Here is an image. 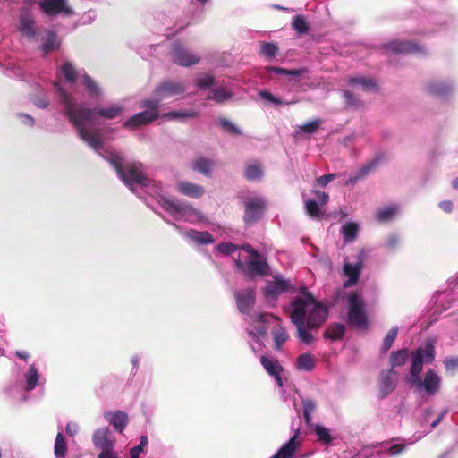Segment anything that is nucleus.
I'll use <instances>...</instances> for the list:
<instances>
[{"label":"nucleus","mask_w":458,"mask_h":458,"mask_svg":"<svg viewBox=\"0 0 458 458\" xmlns=\"http://www.w3.org/2000/svg\"><path fill=\"white\" fill-rule=\"evenodd\" d=\"M26 389L32 390L36 387L39 375L37 368L34 365H31L26 373Z\"/></svg>","instance_id":"f704fd0d"},{"label":"nucleus","mask_w":458,"mask_h":458,"mask_svg":"<svg viewBox=\"0 0 458 458\" xmlns=\"http://www.w3.org/2000/svg\"><path fill=\"white\" fill-rule=\"evenodd\" d=\"M105 418L109 423L114 428V429L122 433L129 422L128 415L123 411H117L115 412L105 413Z\"/></svg>","instance_id":"f3484780"},{"label":"nucleus","mask_w":458,"mask_h":458,"mask_svg":"<svg viewBox=\"0 0 458 458\" xmlns=\"http://www.w3.org/2000/svg\"><path fill=\"white\" fill-rule=\"evenodd\" d=\"M265 210V202L262 199L255 198L245 204L243 220L248 225L257 223Z\"/></svg>","instance_id":"9b49d317"},{"label":"nucleus","mask_w":458,"mask_h":458,"mask_svg":"<svg viewBox=\"0 0 458 458\" xmlns=\"http://www.w3.org/2000/svg\"><path fill=\"white\" fill-rule=\"evenodd\" d=\"M441 379L438 375L433 370L428 369L421 380L419 378V383H412L411 386H415L419 391L424 390L429 395L435 394L440 388Z\"/></svg>","instance_id":"f8f14e48"},{"label":"nucleus","mask_w":458,"mask_h":458,"mask_svg":"<svg viewBox=\"0 0 458 458\" xmlns=\"http://www.w3.org/2000/svg\"><path fill=\"white\" fill-rule=\"evenodd\" d=\"M244 176L249 181H258L263 176V170L260 165H249L245 168Z\"/></svg>","instance_id":"c756f323"},{"label":"nucleus","mask_w":458,"mask_h":458,"mask_svg":"<svg viewBox=\"0 0 458 458\" xmlns=\"http://www.w3.org/2000/svg\"><path fill=\"white\" fill-rule=\"evenodd\" d=\"M190 235L192 239L199 243H212L214 242L213 236L208 232L191 231Z\"/></svg>","instance_id":"c03bdc74"},{"label":"nucleus","mask_w":458,"mask_h":458,"mask_svg":"<svg viewBox=\"0 0 458 458\" xmlns=\"http://www.w3.org/2000/svg\"><path fill=\"white\" fill-rule=\"evenodd\" d=\"M410 356V352L407 348H403L398 351L392 352L390 354L391 369L403 366Z\"/></svg>","instance_id":"393cba45"},{"label":"nucleus","mask_w":458,"mask_h":458,"mask_svg":"<svg viewBox=\"0 0 458 458\" xmlns=\"http://www.w3.org/2000/svg\"><path fill=\"white\" fill-rule=\"evenodd\" d=\"M197 113L194 111H172L166 113L164 117L169 120L180 119V118H193L197 116Z\"/></svg>","instance_id":"49530a36"},{"label":"nucleus","mask_w":458,"mask_h":458,"mask_svg":"<svg viewBox=\"0 0 458 458\" xmlns=\"http://www.w3.org/2000/svg\"><path fill=\"white\" fill-rule=\"evenodd\" d=\"M231 98V94L225 89H214L212 96H208V99H212L217 103H222Z\"/></svg>","instance_id":"09e8293b"},{"label":"nucleus","mask_w":458,"mask_h":458,"mask_svg":"<svg viewBox=\"0 0 458 458\" xmlns=\"http://www.w3.org/2000/svg\"><path fill=\"white\" fill-rule=\"evenodd\" d=\"M398 373L393 369H383L379 377L380 399L386 398L396 387V377Z\"/></svg>","instance_id":"ddd939ff"},{"label":"nucleus","mask_w":458,"mask_h":458,"mask_svg":"<svg viewBox=\"0 0 458 458\" xmlns=\"http://www.w3.org/2000/svg\"><path fill=\"white\" fill-rule=\"evenodd\" d=\"M439 207L445 212L450 213L453 210V203L450 200L440 202Z\"/></svg>","instance_id":"338daca9"},{"label":"nucleus","mask_w":458,"mask_h":458,"mask_svg":"<svg viewBox=\"0 0 458 458\" xmlns=\"http://www.w3.org/2000/svg\"><path fill=\"white\" fill-rule=\"evenodd\" d=\"M290 288L288 281L276 278L273 284L267 285L265 289L266 296L276 297L282 293H285Z\"/></svg>","instance_id":"5701e85b"},{"label":"nucleus","mask_w":458,"mask_h":458,"mask_svg":"<svg viewBox=\"0 0 458 458\" xmlns=\"http://www.w3.org/2000/svg\"><path fill=\"white\" fill-rule=\"evenodd\" d=\"M55 88L64 107V114L76 129L79 137L91 148L95 149L101 148L103 140L99 131L87 130L85 125L93 123L97 114L105 119H114L123 114V107L112 105L107 107L89 108L84 104L76 105L72 96L67 93L59 83H56Z\"/></svg>","instance_id":"f257e3e1"},{"label":"nucleus","mask_w":458,"mask_h":458,"mask_svg":"<svg viewBox=\"0 0 458 458\" xmlns=\"http://www.w3.org/2000/svg\"><path fill=\"white\" fill-rule=\"evenodd\" d=\"M305 210L310 217H319L320 209L318 203L314 199H308L305 202Z\"/></svg>","instance_id":"8fccbe9b"},{"label":"nucleus","mask_w":458,"mask_h":458,"mask_svg":"<svg viewBox=\"0 0 458 458\" xmlns=\"http://www.w3.org/2000/svg\"><path fill=\"white\" fill-rule=\"evenodd\" d=\"M428 91L438 97H444L449 95L453 90V86L450 83L443 81H431L428 85Z\"/></svg>","instance_id":"aec40b11"},{"label":"nucleus","mask_w":458,"mask_h":458,"mask_svg":"<svg viewBox=\"0 0 458 458\" xmlns=\"http://www.w3.org/2000/svg\"><path fill=\"white\" fill-rule=\"evenodd\" d=\"M298 437V432H296L290 440L284 444L276 453L279 458H291L297 449L296 439Z\"/></svg>","instance_id":"bb28decb"},{"label":"nucleus","mask_w":458,"mask_h":458,"mask_svg":"<svg viewBox=\"0 0 458 458\" xmlns=\"http://www.w3.org/2000/svg\"><path fill=\"white\" fill-rule=\"evenodd\" d=\"M445 369L452 375L458 373V357L447 358L445 361Z\"/></svg>","instance_id":"4d7b16f0"},{"label":"nucleus","mask_w":458,"mask_h":458,"mask_svg":"<svg viewBox=\"0 0 458 458\" xmlns=\"http://www.w3.org/2000/svg\"><path fill=\"white\" fill-rule=\"evenodd\" d=\"M98 458H119L116 452H114L113 449L102 451L98 454Z\"/></svg>","instance_id":"69168bd1"},{"label":"nucleus","mask_w":458,"mask_h":458,"mask_svg":"<svg viewBox=\"0 0 458 458\" xmlns=\"http://www.w3.org/2000/svg\"><path fill=\"white\" fill-rule=\"evenodd\" d=\"M267 70L270 72H274L276 74H282V75H293V76H299L304 72H307L306 69H293V70H287L281 67H275L270 66L267 68Z\"/></svg>","instance_id":"a18cd8bd"},{"label":"nucleus","mask_w":458,"mask_h":458,"mask_svg":"<svg viewBox=\"0 0 458 458\" xmlns=\"http://www.w3.org/2000/svg\"><path fill=\"white\" fill-rule=\"evenodd\" d=\"M382 160H383V157L377 156L373 160H371L370 162L364 165L362 167H360V169L359 171L360 176L363 177V176L367 175L369 173H370L371 171L375 170L379 165V164L381 163Z\"/></svg>","instance_id":"37998d69"},{"label":"nucleus","mask_w":458,"mask_h":458,"mask_svg":"<svg viewBox=\"0 0 458 458\" xmlns=\"http://www.w3.org/2000/svg\"><path fill=\"white\" fill-rule=\"evenodd\" d=\"M242 250L249 255L242 258L240 255L233 258L236 267L249 277L264 276L268 275L269 265L267 259L250 244L241 246Z\"/></svg>","instance_id":"7ed1b4c3"},{"label":"nucleus","mask_w":458,"mask_h":458,"mask_svg":"<svg viewBox=\"0 0 458 458\" xmlns=\"http://www.w3.org/2000/svg\"><path fill=\"white\" fill-rule=\"evenodd\" d=\"M312 192L316 195L318 201L320 203V205H325L327 203L329 196L327 193L324 191H320L318 190H313Z\"/></svg>","instance_id":"e2e57ef3"},{"label":"nucleus","mask_w":458,"mask_h":458,"mask_svg":"<svg viewBox=\"0 0 458 458\" xmlns=\"http://www.w3.org/2000/svg\"><path fill=\"white\" fill-rule=\"evenodd\" d=\"M344 274L348 277L347 281L344 282V287H351L355 285L360 278V275L362 269V261L360 259L359 262L352 265L351 263L345 262L344 264Z\"/></svg>","instance_id":"dca6fc26"},{"label":"nucleus","mask_w":458,"mask_h":458,"mask_svg":"<svg viewBox=\"0 0 458 458\" xmlns=\"http://www.w3.org/2000/svg\"><path fill=\"white\" fill-rule=\"evenodd\" d=\"M347 303L345 318L347 325L352 328H366L369 318L363 298L357 292H352L347 296Z\"/></svg>","instance_id":"20e7f679"},{"label":"nucleus","mask_w":458,"mask_h":458,"mask_svg":"<svg viewBox=\"0 0 458 458\" xmlns=\"http://www.w3.org/2000/svg\"><path fill=\"white\" fill-rule=\"evenodd\" d=\"M291 305L290 318L296 327L297 337L303 344H311L314 337L308 330H318L326 322L328 317L327 306L317 301L307 291L302 296H297Z\"/></svg>","instance_id":"f03ea898"},{"label":"nucleus","mask_w":458,"mask_h":458,"mask_svg":"<svg viewBox=\"0 0 458 458\" xmlns=\"http://www.w3.org/2000/svg\"><path fill=\"white\" fill-rule=\"evenodd\" d=\"M260 363L265 370L270 375L281 373L284 369L276 358H268L267 356L260 357Z\"/></svg>","instance_id":"b1692460"},{"label":"nucleus","mask_w":458,"mask_h":458,"mask_svg":"<svg viewBox=\"0 0 458 458\" xmlns=\"http://www.w3.org/2000/svg\"><path fill=\"white\" fill-rule=\"evenodd\" d=\"M82 84L85 86L90 97H98L100 89L97 82L88 74L82 76Z\"/></svg>","instance_id":"c9c22d12"},{"label":"nucleus","mask_w":458,"mask_h":458,"mask_svg":"<svg viewBox=\"0 0 458 458\" xmlns=\"http://www.w3.org/2000/svg\"><path fill=\"white\" fill-rule=\"evenodd\" d=\"M173 62L178 65L189 67L197 64L200 57L185 48L181 43L176 42L172 48Z\"/></svg>","instance_id":"1a4fd4ad"},{"label":"nucleus","mask_w":458,"mask_h":458,"mask_svg":"<svg viewBox=\"0 0 458 458\" xmlns=\"http://www.w3.org/2000/svg\"><path fill=\"white\" fill-rule=\"evenodd\" d=\"M219 123L223 127V129L225 131H226L229 134H232V135H240L241 134V131L239 130V128L236 125H234L228 119L221 118L219 120Z\"/></svg>","instance_id":"864d4df0"},{"label":"nucleus","mask_w":458,"mask_h":458,"mask_svg":"<svg viewBox=\"0 0 458 458\" xmlns=\"http://www.w3.org/2000/svg\"><path fill=\"white\" fill-rule=\"evenodd\" d=\"M278 52V47L275 43L262 42L260 53L267 57H274Z\"/></svg>","instance_id":"3c124183"},{"label":"nucleus","mask_w":458,"mask_h":458,"mask_svg":"<svg viewBox=\"0 0 458 458\" xmlns=\"http://www.w3.org/2000/svg\"><path fill=\"white\" fill-rule=\"evenodd\" d=\"M386 53L411 54L422 52V47L410 40H393L382 47Z\"/></svg>","instance_id":"9d476101"},{"label":"nucleus","mask_w":458,"mask_h":458,"mask_svg":"<svg viewBox=\"0 0 458 458\" xmlns=\"http://www.w3.org/2000/svg\"><path fill=\"white\" fill-rule=\"evenodd\" d=\"M92 442L95 447L102 452L114 449L115 438L108 428H100L94 432Z\"/></svg>","instance_id":"4468645a"},{"label":"nucleus","mask_w":458,"mask_h":458,"mask_svg":"<svg viewBox=\"0 0 458 458\" xmlns=\"http://www.w3.org/2000/svg\"><path fill=\"white\" fill-rule=\"evenodd\" d=\"M335 174H327L317 178V183L322 187L327 186L331 181L335 179Z\"/></svg>","instance_id":"052dcab7"},{"label":"nucleus","mask_w":458,"mask_h":458,"mask_svg":"<svg viewBox=\"0 0 458 458\" xmlns=\"http://www.w3.org/2000/svg\"><path fill=\"white\" fill-rule=\"evenodd\" d=\"M237 308L241 313L247 314L255 304L256 293L254 289L247 288L235 294Z\"/></svg>","instance_id":"2eb2a0df"},{"label":"nucleus","mask_w":458,"mask_h":458,"mask_svg":"<svg viewBox=\"0 0 458 458\" xmlns=\"http://www.w3.org/2000/svg\"><path fill=\"white\" fill-rule=\"evenodd\" d=\"M349 82L351 84L361 85L365 89H370L376 88V86H377L376 83L372 80L368 79L366 77L351 78L349 80Z\"/></svg>","instance_id":"603ef678"},{"label":"nucleus","mask_w":458,"mask_h":458,"mask_svg":"<svg viewBox=\"0 0 458 458\" xmlns=\"http://www.w3.org/2000/svg\"><path fill=\"white\" fill-rule=\"evenodd\" d=\"M322 123V120L321 119H314V120H311L302 125H300L298 127V130H297V132L300 133V132H303V133H307V134H312V133H315L318 129L320 127Z\"/></svg>","instance_id":"58836bf2"},{"label":"nucleus","mask_w":458,"mask_h":458,"mask_svg":"<svg viewBox=\"0 0 458 458\" xmlns=\"http://www.w3.org/2000/svg\"><path fill=\"white\" fill-rule=\"evenodd\" d=\"M177 188L181 193L191 198H199L205 192V190L202 186L189 182H180Z\"/></svg>","instance_id":"6ab92c4d"},{"label":"nucleus","mask_w":458,"mask_h":458,"mask_svg":"<svg viewBox=\"0 0 458 458\" xmlns=\"http://www.w3.org/2000/svg\"><path fill=\"white\" fill-rule=\"evenodd\" d=\"M359 226L356 223L350 222L342 226L341 232L345 242H353L357 238Z\"/></svg>","instance_id":"cd10ccee"},{"label":"nucleus","mask_w":458,"mask_h":458,"mask_svg":"<svg viewBox=\"0 0 458 458\" xmlns=\"http://www.w3.org/2000/svg\"><path fill=\"white\" fill-rule=\"evenodd\" d=\"M313 430L318 437V440L323 444H329L332 441V437L330 436L329 429L320 426V425H315L313 428Z\"/></svg>","instance_id":"a19ab883"},{"label":"nucleus","mask_w":458,"mask_h":458,"mask_svg":"<svg viewBox=\"0 0 458 458\" xmlns=\"http://www.w3.org/2000/svg\"><path fill=\"white\" fill-rule=\"evenodd\" d=\"M140 106L146 109L125 121L123 123L125 128L135 129L148 124L158 117L159 107L157 106V101L144 99Z\"/></svg>","instance_id":"423d86ee"},{"label":"nucleus","mask_w":458,"mask_h":458,"mask_svg":"<svg viewBox=\"0 0 458 458\" xmlns=\"http://www.w3.org/2000/svg\"><path fill=\"white\" fill-rule=\"evenodd\" d=\"M345 333V327L343 324L335 323L327 327L324 332V337L333 341L341 340Z\"/></svg>","instance_id":"a878e982"},{"label":"nucleus","mask_w":458,"mask_h":458,"mask_svg":"<svg viewBox=\"0 0 458 458\" xmlns=\"http://www.w3.org/2000/svg\"><path fill=\"white\" fill-rule=\"evenodd\" d=\"M316 365V359L309 352L302 353L297 357L295 367L298 370L311 371Z\"/></svg>","instance_id":"4be33fe9"},{"label":"nucleus","mask_w":458,"mask_h":458,"mask_svg":"<svg viewBox=\"0 0 458 458\" xmlns=\"http://www.w3.org/2000/svg\"><path fill=\"white\" fill-rule=\"evenodd\" d=\"M213 165V162L206 157H201L197 159L193 164V169L203 174L206 176L210 175L211 167Z\"/></svg>","instance_id":"473e14b6"},{"label":"nucleus","mask_w":458,"mask_h":458,"mask_svg":"<svg viewBox=\"0 0 458 458\" xmlns=\"http://www.w3.org/2000/svg\"><path fill=\"white\" fill-rule=\"evenodd\" d=\"M21 33L30 39H32L36 36L35 21L30 14H22L21 17Z\"/></svg>","instance_id":"412c9836"},{"label":"nucleus","mask_w":458,"mask_h":458,"mask_svg":"<svg viewBox=\"0 0 458 458\" xmlns=\"http://www.w3.org/2000/svg\"><path fill=\"white\" fill-rule=\"evenodd\" d=\"M105 159L115 169L117 175L122 173L124 167V159L121 155L110 152L105 157Z\"/></svg>","instance_id":"7c9ffc66"},{"label":"nucleus","mask_w":458,"mask_h":458,"mask_svg":"<svg viewBox=\"0 0 458 458\" xmlns=\"http://www.w3.org/2000/svg\"><path fill=\"white\" fill-rule=\"evenodd\" d=\"M54 453L56 458H65L66 456L67 444L62 433H58L55 437Z\"/></svg>","instance_id":"c85d7f7f"},{"label":"nucleus","mask_w":458,"mask_h":458,"mask_svg":"<svg viewBox=\"0 0 458 458\" xmlns=\"http://www.w3.org/2000/svg\"><path fill=\"white\" fill-rule=\"evenodd\" d=\"M259 96L262 99L268 100L276 105L284 104V102L280 98L275 97L269 91H267V90L260 91Z\"/></svg>","instance_id":"bf43d9fd"},{"label":"nucleus","mask_w":458,"mask_h":458,"mask_svg":"<svg viewBox=\"0 0 458 458\" xmlns=\"http://www.w3.org/2000/svg\"><path fill=\"white\" fill-rule=\"evenodd\" d=\"M215 82V78L212 75H204L200 78L196 79L195 84L201 89H208L212 86Z\"/></svg>","instance_id":"5fc2aeb1"},{"label":"nucleus","mask_w":458,"mask_h":458,"mask_svg":"<svg viewBox=\"0 0 458 458\" xmlns=\"http://www.w3.org/2000/svg\"><path fill=\"white\" fill-rule=\"evenodd\" d=\"M411 366L408 383H419L423 363H431L435 358V348L432 344H427L424 348L419 347L411 352Z\"/></svg>","instance_id":"39448f33"},{"label":"nucleus","mask_w":458,"mask_h":458,"mask_svg":"<svg viewBox=\"0 0 458 458\" xmlns=\"http://www.w3.org/2000/svg\"><path fill=\"white\" fill-rule=\"evenodd\" d=\"M118 176L131 191H133L134 184L147 186L149 182L143 172V165L140 162L126 164Z\"/></svg>","instance_id":"0eeeda50"},{"label":"nucleus","mask_w":458,"mask_h":458,"mask_svg":"<svg viewBox=\"0 0 458 458\" xmlns=\"http://www.w3.org/2000/svg\"><path fill=\"white\" fill-rule=\"evenodd\" d=\"M303 411L312 413L316 409V403L311 399L302 400Z\"/></svg>","instance_id":"0e129e2a"},{"label":"nucleus","mask_w":458,"mask_h":458,"mask_svg":"<svg viewBox=\"0 0 458 458\" xmlns=\"http://www.w3.org/2000/svg\"><path fill=\"white\" fill-rule=\"evenodd\" d=\"M256 322L260 324H269L271 319H278L277 317L271 313H257L253 315Z\"/></svg>","instance_id":"13d9d810"},{"label":"nucleus","mask_w":458,"mask_h":458,"mask_svg":"<svg viewBox=\"0 0 458 458\" xmlns=\"http://www.w3.org/2000/svg\"><path fill=\"white\" fill-rule=\"evenodd\" d=\"M398 335V327H393L384 338L381 352L386 353L393 345L396 336Z\"/></svg>","instance_id":"ea45409f"},{"label":"nucleus","mask_w":458,"mask_h":458,"mask_svg":"<svg viewBox=\"0 0 458 458\" xmlns=\"http://www.w3.org/2000/svg\"><path fill=\"white\" fill-rule=\"evenodd\" d=\"M186 87L183 83L171 80L161 81L155 89V98L152 101H157V106L159 107L161 101L166 98L175 97L183 94Z\"/></svg>","instance_id":"6e6552de"},{"label":"nucleus","mask_w":458,"mask_h":458,"mask_svg":"<svg viewBox=\"0 0 458 458\" xmlns=\"http://www.w3.org/2000/svg\"><path fill=\"white\" fill-rule=\"evenodd\" d=\"M276 350H281L282 345L289 338L288 333L284 327H279L272 331Z\"/></svg>","instance_id":"2f4dec72"},{"label":"nucleus","mask_w":458,"mask_h":458,"mask_svg":"<svg viewBox=\"0 0 458 458\" xmlns=\"http://www.w3.org/2000/svg\"><path fill=\"white\" fill-rule=\"evenodd\" d=\"M396 213L394 206H387L377 212V220L378 222H387L391 220Z\"/></svg>","instance_id":"79ce46f5"},{"label":"nucleus","mask_w":458,"mask_h":458,"mask_svg":"<svg viewBox=\"0 0 458 458\" xmlns=\"http://www.w3.org/2000/svg\"><path fill=\"white\" fill-rule=\"evenodd\" d=\"M61 72L68 82H74L77 79V71L71 62L65 61L61 66Z\"/></svg>","instance_id":"4c0bfd02"},{"label":"nucleus","mask_w":458,"mask_h":458,"mask_svg":"<svg viewBox=\"0 0 458 458\" xmlns=\"http://www.w3.org/2000/svg\"><path fill=\"white\" fill-rule=\"evenodd\" d=\"M58 47L57 36L54 31L47 33L46 39L42 44V51L44 54H48Z\"/></svg>","instance_id":"72a5a7b5"},{"label":"nucleus","mask_w":458,"mask_h":458,"mask_svg":"<svg viewBox=\"0 0 458 458\" xmlns=\"http://www.w3.org/2000/svg\"><path fill=\"white\" fill-rule=\"evenodd\" d=\"M241 246L242 245L238 246L231 242H226L218 244L217 249L221 253L229 255L233 253L236 250H242Z\"/></svg>","instance_id":"6e6d98bb"},{"label":"nucleus","mask_w":458,"mask_h":458,"mask_svg":"<svg viewBox=\"0 0 458 458\" xmlns=\"http://www.w3.org/2000/svg\"><path fill=\"white\" fill-rule=\"evenodd\" d=\"M404 450H405L404 445L397 444V445H394L390 448H388L387 454L391 456H395V455L400 454Z\"/></svg>","instance_id":"680f3d73"},{"label":"nucleus","mask_w":458,"mask_h":458,"mask_svg":"<svg viewBox=\"0 0 458 458\" xmlns=\"http://www.w3.org/2000/svg\"><path fill=\"white\" fill-rule=\"evenodd\" d=\"M40 9L47 15L54 16L64 9V0H41Z\"/></svg>","instance_id":"a211bd4d"},{"label":"nucleus","mask_w":458,"mask_h":458,"mask_svg":"<svg viewBox=\"0 0 458 458\" xmlns=\"http://www.w3.org/2000/svg\"><path fill=\"white\" fill-rule=\"evenodd\" d=\"M292 25L299 35H304L309 32L310 26L306 21L305 18L301 15L294 16L293 19Z\"/></svg>","instance_id":"e433bc0d"},{"label":"nucleus","mask_w":458,"mask_h":458,"mask_svg":"<svg viewBox=\"0 0 458 458\" xmlns=\"http://www.w3.org/2000/svg\"><path fill=\"white\" fill-rule=\"evenodd\" d=\"M143 451L141 446L136 445L130 450L131 458H140V453Z\"/></svg>","instance_id":"774afa93"},{"label":"nucleus","mask_w":458,"mask_h":458,"mask_svg":"<svg viewBox=\"0 0 458 458\" xmlns=\"http://www.w3.org/2000/svg\"><path fill=\"white\" fill-rule=\"evenodd\" d=\"M163 208L168 212H174L177 214H182L185 210V208L182 204L170 199L164 200Z\"/></svg>","instance_id":"de8ad7c7"}]
</instances>
